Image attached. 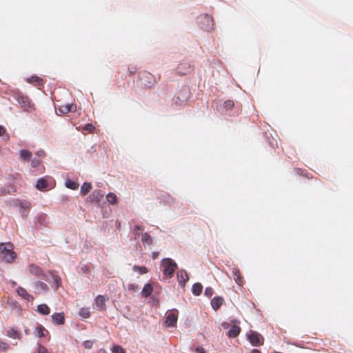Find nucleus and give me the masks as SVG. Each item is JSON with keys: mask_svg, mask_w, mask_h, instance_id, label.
Masks as SVG:
<instances>
[{"mask_svg": "<svg viewBox=\"0 0 353 353\" xmlns=\"http://www.w3.org/2000/svg\"><path fill=\"white\" fill-rule=\"evenodd\" d=\"M190 94L189 88L187 86L183 87L176 93L175 103L178 105H181L183 103L188 101L190 97Z\"/></svg>", "mask_w": 353, "mask_h": 353, "instance_id": "6", "label": "nucleus"}, {"mask_svg": "<svg viewBox=\"0 0 353 353\" xmlns=\"http://www.w3.org/2000/svg\"><path fill=\"white\" fill-rule=\"evenodd\" d=\"M79 315L83 318H88L90 315V312L88 308L82 307L80 309Z\"/></svg>", "mask_w": 353, "mask_h": 353, "instance_id": "33", "label": "nucleus"}, {"mask_svg": "<svg viewBox=\"0 0 353 353\" xmlns=\"http://www.w3.org/2000/svg\"><path fill=\"white\" fill-rule=\"evenodd\" d=\"M130 74H133L134 73V71H133V70H130Z\"/></svg>", "mask_w": 353, "mask_h": 353, "instance_id": "60", "label": "nucleus"}, {"mask_svg": "<svg viewBox=\"0 0 353 353\" xmlns=\"http://www.w3.org/2000/svg\"><path fill=\"white\" fill-rule=\"evenodd\" d=\"M48 274L50 280L49 283H52V287L54 290H57L61 283V278L54 271H50Z\"/></svg>", "mask_w": 353, "mask_h": 353, "instance_id": "11", "label": "nucleus"}, {"mask_svg": "<svg viewBox=\"0 0 353 353\" xmlns=\"http://www.w3.org/2000/svg\"><path fill=\"white\" fill-rule=\"evenodd\" d=\"M6 188L7 194H11L15 192V190L14 189V188L12 186H9Z\"/></svg>", "mask_w": 353, "mask_h": 353, "instance_id": "48", "label": "nucleus"}, {"mask_svg": "<svg viewBox=\"0 0 353 353\" xmlns=\"http://www.w3.org/2000/svg\"><path fill=\"white\" fill-rule=\"evenodd\" d=\"M94 129H95L94 126L90 123L86 124L83 128L84 130L88 131L90 133L93 132Z\"/></svg>", "mask_w": 353, "mask_h": 353, "instance_id": "42", "label": "nucleus"}, {"mask_svg": "<svg viewBox=\"0 0 353 353\" xmlns=\"http://www.w3.org/2000/svg\"><path fill=\"white\" fill-rule=\"evenodd\" d=\"M84 346L85 348H91L92 346V342L90 341H85L84 342Z\"/></svg>", "mask_w": 353, "mask_h": 353, "instance_id": "50", "label": "nucleus"}, {"mask_svg": "<svg viewBox=\"0 0 353 353\" xmlns=\"http://www.w3.org/2000/svg\"><path fill=\"white\" fill-rule=\"evenodd\" d=\"M89 267L88 265H81V270L83 272V273H88L89 272Z\"/></svg>", "mask_w": 353, "mask_h": 353, "instance_id": "45", "label": "nucleus"}, {"mask_svg": "<svg viewBox=\"0 0 353 353\" xmlns=\"http://www.w3.org/2000/svg\"><path fill=\"white\" fill-rule=\"evenodd\" d=\"M103 196L104 194L101 190H94L92 194H90L87 198V201L92 203L99 205Z\"/></svg>", "mask_w": 353, "mask_h": 353, "instance_id": "10", "label": "nucleus"}, {"mask_svg": "<svg viewBox=\"0 0 353 353\" xmlns=\"http://www.w3.org/2000/svg\"><path fill=\"white\" fill-rule=\"evenodd\" d=\"M177 279L180 286H184L186 282L188 281V275L186 271L182 270L177 272Z\"/></svg>", "mask_w": 353, "mask_h": 353, "instance_id": "15", "label": "nucleus"}, {"mask_svg": "<svg viewBox=\"0 0 353 353\" xmlns=\"http://www.w3.org/2000/svg\"><path fill=\"white\" fill-rule=\"evenodd\" d=\"M17 254L13 251V245L11 243H1L0 244V259L6 263H12Z\"/></svg>", "mask_w": 353, "mask_h": 353, "instance_id": "1", "label": "nucleus"}, {"mask_svg": "<svg viewBox=\"0 0 353 353\" xmlns=\"http://www.w3.org/2000/svg\"><path fill=\"white\" fill-rule=\"evenodd\" d=\"M163 274L167 278H171L177 268L176 263L171 258H164L162 260Z\"/></svg>", "mask_w": 353, "mask_h": 353, "instance_id": "2", "label": "nucleus"}, {"mask_svg": "<svg viewBox=\"0 0 353 353\" xmlns=\"http://www.w3.org/2000/svg\"><path fill=\"white\" fill-rule=\"evenodd\" d=\"M234 275H235V277H234V280L235 281L238 283V284H240V283L241 282V274H240V272H239V270L238 269H235L233 271Z\"/></svg>", "mask_w": 353, "mask_h": 353, "instance_id": "38", "label": "nucleus"}, {"mask_svg": "<svg viewBox=\"0 0 353 353\" xmlns=\"http://www.w3.org/2000/svg\"><path fill=\"white\" fill-rule=\"evenodd\" d=\"M133 271L138 272L139 274H144L148 272V268L145 266H139L134 265L132 268Z\"/></svg>", "mask_w": 353, "mask_h": 353, "instance_id": "31", "label": "nucleus"}, {"mask_svg": "<svg viewBox=\"0 0 353 353\" xmlns=\"http://www.w3.org/2000/svg\"><path fill=\"white\" fill-rule=\"evenodd\" d=\"M134 239H137L140 234L138 231H134Z\"/></svg>", "mask_w": 353, "mask_h": 353, "instance_id": "55", "label": "nucleus"}, {"mask_svg": "<svg viewBox=\"0 0 353 353\" xmlns=\"http://www.w3.org/2000/svg\"><path fill=\"white\" fill-rule=\"evenodd\" d=\"M36 154L38 157H42V156L45 155V152L43 150H39L36 152Z\"/></svg>", "mask_w": 353, "mask_h": 353, "instance_id": "54", "label": "nucleus"}, {"mask_svg": "<svg viewBox=\"0 0 353 353\" xmlns=\"http://www.w3.org/2000/svg\"><path fill=\"white\" fill-rule=\"evenodd\" d=\"M251 353H261V352L257 349H253Z\"/></svg>", "mask_w": 353, "mask_h": 353, "instance_id": "56", "label": "nucleus"}, {"mask_svg": "<svg viewBox=\"0 0 353 353\" xmlns=\"http://www.w3.org/2000/svg\"><path fill=\"white\" fill-rule=\"evenodd\" d=\"M95 304L99 310H104L105 308V297L102 295H98L95 299Z\"/></svg>", "mask_w": 353, "mask_h": 353, "instance_id": "20", "label": "nucleus"}, {"mask_svg": "<svg viewBox=\"0 0 353 353\" xmlns=\"http://www.w3.org/2000/svg\"><path fill=\"white\" fill-rule=\"evenodd\" d=\"M143 228L139 225H136L134 228V231H143Z\"/></svg>", "mask_w": 353, "mask_h": 353, "instance_id": "52", "label": "nucleus"}, {"mask_svg": "<svg viewBox=\"0 0 353 353\" xmlns=\"http://www.w3.org/2000/svg\"><path fill=\"white\" fill-rule=\"evenodd\" d=\"M300 171H301V170H300V169H299V170H297V174H299V172H300Z\"/></svg>", "mask_w": 353, "mask_h": 353, "instance_id": "62", "label": "nucleus"}, {"mask_svg": "<svg viewBox=\"0 0 353 353\" xmlns=\"http://www.w3.org/2000/svg\"><path fill=\"white\" fill-rule=\"evenodd\" d=\"M14 99L17 100L20 106L26 112H32L34 110V103L28 97L20 92L14 94Z\"/></svg>", "mask_w": 353, "mask_h": 353, "instance_id": "3", "label": "nucleus"}, {"mask_svg": "<svg viewBox=\"0 0 353 353\" xmlns=\"http://www.w3.org/2000/svg\"><path fill=\"white\" fill-rule=\"evenodd\" d=\"M196 353H206L205 350L201 347H198L196 348Z\"/></svg>", "mask_w": 353, "mask_h": 353, "instance_id": "53", "label": "nucleus"}, {"mask_svg": "<svg viewBox=\"0 0 353 353\" xmlns=\"http://www.w3.org/2000/svg\"><path fill=\"white\" fill-rule=\"evenodd\" d=\"M153 255H154V256H157V255H158V253H155V252H154V253L153 254Z\"/></svg>", "mask_w": 353, "mask_h": 353, "instance_id": "61", "label": "nucleus"}, {"mask_svg": "<svg viewBox=\"0 0 353 353\" xmlns=\"http://www.w3.org/2000/svg\"><path fill=\"white\" fill-rule=\"evenodd\" d=\"M112 353H125L124 350L119 345H114L112 349Z\"/></svg>", "mask_w": 353, "mask_h": 353, "instance_id": "40", "label": "nucleus"}, {"mask_svg": "<svg viewBox=\"0 0 353 353\" xmlns=\"http://www.w3.org/2000/svg\"><path fill=\"white\" fill-rule=\"evenodd\" d=\"M31 208V203L26 200H23L21 205L19 206V213L22 218H26L29 213Z\"/></svg>", "mask_w": 353, "mask_h": 353, "instance_id": "12", "label": "nucleus"}, {"mask_svg": "<svg viewBox=\"0 0 353 353\" xmlns=\"http://www.w3.org/2000/svg\"><path fill=\"white\" fill-rule=\"evenodd\" d=\"M97 353H106L104 349H100Z\"/></svg>", "mask_w": 353, "mask_h": 353, "instance_id": "58", "label": "nucleus"}, {"mask_svg": "<svg viewBox=\"0 0 353 353\" xmlns=\"http://www.w3.org/2000/svg\"><path fill=\"white\" fill-rule=\"evenodd\" d=\"M6 335L8 337L12 338V339H20V338H21V334L19 332V331L13 327H10V328L8 329V330L6 331Z\"/></svg>", "mask_w": 353, "mask_h": 353, "instance_id": "23", "label": "nucleus"}, {"mask_svg": "<svg viewBox=\"0 0 353 353\" xmlns=\"http://www.w3.org/2000/svg\"><path fill=\"white\" fill-rule=\"evenodd\" d=\"M198 25L205 31H210L213 28L214 22L211 16L208 14H201L197 17Z\"/></svg>", "mask_w": 353, "mask_h": 353, "instance_id": "4", "label": "nucleus"}, {"mask_svg": "<svg viewBox=\"0 0 353 353\" xmlns=\"http://www.w3.org/2000/svg\"><path fill=\"white\" fill-rule=\"evenodd\" d=\"M247 337L253 346H259L263 343V336L256 332L250 331L247 334Z\"/></svg>", "mask_w": 353, "mask_h": 353, "instance_id": "7", "label": "nucleus"}, {"mask_svg": "<svg viewBox=\"0 0 353 353\" xmlns=\"http://www.w3.org/2000/svg\"><path fill=\"white\" fill-rule=\"evenodd\" d=\"M8 347V345L6 343L0 341V350H6Z\"/></svg>", "mask_w": 353, "mask_h": 353, "instance_id": "46", "label": "nucleus"}, {"mask_svg": "<svg viewBox=\"0 0 353 353\" xmlns=\"http://www.w3.org/2000/svg\"><path fill=\"white\" fill-rule=\"evenodd\" d=\"M76 109L77 106L75 104H65L59 108V112L60 114H66L68 112H74L76 111Z\"/></svg>", "mask_w": 353, "mask_h": 353, "instance_id": "14", "label": "nucleus"}, {"mask_svg": "<svg viewBox=\"0 0 353 353\" xmlns=\"http://www.w3.org/2000/svg\"><path fill=\"white\" fill-rule=\"evenodd\" d=\"M7 194L6 188H0V196H4Z\"/></svg>", "mask_w": 353, "mask_h": 353, "instance_id": "51", "label": "nucleus"}, {"mask_svg": "<svg viewBox=\"0 0 353 353\" xmlns=\"http://www.w3.org/2000/svg\"><path fill=\"white\" fill-rule=\"evenodd\" d=\"M214 293V290L211 287H207L205 290L204 294L208 297L210 298Z\"/></svg>", "mask_w": 353, "mask_h": 353, "instance_id": "41", "label": "nucleus"}, {"mask_svg": "<svg viewBox=\"0 0 353 353\" xmlns=\"http://www.w3.org/2000/svg\"><path fill=\"white\" fill-rule=\"evenodd\" d=\"M106 199L110 204H114L117 202V196L113 193H109L106 195Z\"/></svg>", "mask_w": 353, "mask_h": 353, "instance_id": "34", "label": "nucleus"}, {"mask_svg": "<svg viewBox=\"0 0 353 353\" xmlns=\"http://www.w3.org/2000/svg\"><path fill=\"white\" fill-rule=\"evenodd\" d=\"M32 153L28 150L23 149L19 151V157L25 161H30L32 158Z\"/></svg>", "mask_w": 353, "mask_h": 353, "instance_id": "22", "label": "nucleus"}, {"mask_svg": "<svg viewBox=\"0 0 353 353\" xmlns=\"http://www.w3.org/2000/svg\"><path fill=\"white\" fill-rule=\"evenodd\" d=\"M223 299L221 296H215L211 301V305L214 310H217L221 306Z\"/></svg>", "mask_w": 353, "mask_h": 353, "instance_id": "21", "label": "nucleus"}, {"mask_svg": "<svg viewBox=\"0 0 353 353\" xmlns=\"http://www.w3.org/2000/svg\"><path fill=\"white\" fill-rule=\"evenodd\" d=\"M234 102L231 100L225 101L223 103V108L226 110H231L234 107Z\"/></svg>", "mask_w": 353, "mask_h": 353, "instance_id": "37", "label": "nucleus"}, {"mask_svg": "<svg viewBox=\"0 0 353 353\" xmlns=\"http://www.w3.org/2000/svg\"><path fill=\"white\" fill-rule=\"evenodd\" d=\"M36 188L41 191L48 190L49 183L48 180L43 177L39 179L36 183Z\"/></svg>", "mask_w": 353, "mask_h": 353, "instance_id": "16", "label": "nucleus"}, {"mask_svg": "<svg viewBox=\"0 0 353 353\" xmlns=\"http://www.w3.org/2000/svg\"><path fill=\"white\" fill-rule=\"evenodd\" d=\"M141 241L144 245H151L153 243L152 237L148 232L142 234Z\"/></svg>", "mask_w": 353, "mask_h": 353, "instance_id": "25", "label": "nucleus"}, {"mask_svg": "<svg viewBox=\"0 0 353 353\" xmlns=\"http://www.w3.org/2000/svg\"><path fill=\"white\" fill-rule=\"evenodd\" d=\"M41 161L38 158H34L31 161V165L32 168H37L39 165Z\"/></svg>", "mask_w": 353, "mask_h": 353, "instance_id": "44", "label": "nucleus"}, {"mask_svg": "<svg viewBox=\"0 0 353 353\" xmlns=\"http://www.w3.org/2000/svg\"><path fill=\"white\" fill-rule=\"evenodd\" d=\"M300 174H301V175H304V176H305L306 177H308L306 174H303V171H301Z\"/></svg>", "mask_w": 353, "mask_h": 353, "instance_id": "59", "label": "nucleus"}, {"mask_svg": "<svg viewBox=\"0 0 353 353\" xmlns=\"http://www.w3.org/2000/svg\"><path fill=\"white\" fill-rule=\"evenodd\" d=\"M28 270L31 274L47 282H50L48 274L44 272L39 266L34 264H30L28 267Z\"/></svg>", "mask_w": 353, "mask_h": 353, "instance_id": "5", "label": "nucleus"}, {"mask_svg": "<svg viewBox=\"0 0 353 353\" xmlns=\"http://www.w3.org/2000/svg\"><path fill=\"white\" fill-rule=\"evenodd\" d=\"M52 321L57 325H63L64 323V314L63 312L54 313L51 316Z\"/></svg>", "mask_w": 353, "mask_h": 353, "instance_id": "17", "label": "nucleus"}, {"mask_svg": "<svg viewBox=\"0 0 353 353\" xmlns=\"http://www.w3.org/2000/svg\"><path fill=\"white\" fill-rule=\"evenodd\" d=\"M17 293L19 296H20L23 299L28 301H32L34 300L33 296L28 294L26 290L21 286L17 288Z\"/></svg>", "mask_w": 353, "mask_h": 353, "instance_id": "13", "label": "nucleus"}, {"mask_svg": "<svg viewBox=\"0 0 353 353\" xmlns=\"http://www.w3.org/2000/svg\"><path fill=\"white\" fill-rule=\"evenodd\" d=\"M152 292V287L150 284H145L142 290L143 296L148 297Z\"/></svg>", "mask_w": 353, "mask_h": 353, "instance_id": "30", "label": "nucleus"}, {"mask_svg": "<svg viewBox=\"0 0 353 353\" xmlns=\"http://www.w3.org/2000/svg\"><path fill=\"white\" fill-rule=\"evenodd\" d=\"M203 286L200 283H196L192 285V292L195 296H199L201 294Z\"/></svg>", "mask_w": 353, "mask_h": 353, "instance_id": "27", "label": "nucleus"}, {"mask_svg": "<svg viewBox=\"0 0 353 353\" xmlns=\"http://www.w3.org/2000/svg\"><path fill=\"white\" fill-rule=\"evenodd\" d=\"M38 353H48V350L46 347H45L43 345H42L41 343H38Z\"/></svg>", "mask_w": 353, "mask_h": 353, "instance_id": "43", "label": "nucleus"}, {"mask_svg": "<svg viewBox=\"0 0 353 353\" xmlns=\"http://www.w3.org/2000/svg\"><path fill=\"white\" fill-rule=\"evenodd\" d=\"M10 282L12 287H14L17 285V283L14 281H10Z\"/></svg>", "mask_w": 353, "mask_h": 353, "instance_id": "57", "label": "nucleus"}, {"mask_svg": "<svg viewBox=\"0 0 353 353\" xmlns=\"http://www.w3.org/2000/svg\"><path fill=\"white\" fill-rule=\"evenodd\" d=\"M138 289V285L136 284H130L128 285V290L135 291Z\"/></svg>", "mask_w": 353, "mask_h": 353, "instance_id": "49", "label": "nucleus"}, {"mask_svg": "<svg viewBox=\"0 0 353 353\" xmlns=\"http://www.w3.org/2000/svg\"><path fill=\"white\" fill-rule=\"evenodd\" d=\"M37 312L42 315H48L50 314V310L46 304L42 303L37 306Z\"/></svg>", "mask_w": 353, "mask_h": 353, "instance_id": "24", "label": "nucleus"}, {"mask_svg": "<svg viewBox=\"0 0 353 353\" xmlns=\"http://www.w3.org/2000/svg\"><path fill=\"white\" fill-rule=\"evenodd\" d=\"M36 330L37 331L38 336L40 338L44 337L46 334H48V331L42 325H38Z\"/></svg>", "mask_w": 353, "mask_h": 353, "instance_id": "29", "label": "nucleus"}, {"mask_svg": "<svg viewBox=\"0 0 353 353\" xmlns=\"http://www.w3.org/2000/svg\"><path fill=\"white\" fill-rule=\"evenodd\" d=\"M65 184L68 188L71 190H77L79 188V183L72 180H66Z\"/></svg>", "mask_w": 353, "mask_h": 353, "instance_id": "32", "label": "nucleus"}, {"mask_svg": "<svg viewBox=\"0 0 353 353\" xmlns=\"http://www.w3.org/2000/svg\"><path fill=\"white\" fill-rule=\"evenodd\" d=\"M176 70L181 74H187L191 71L190 64L188 63H181L178 65Z\"/></svg>", "mask_w": 353, "mask_h": 353, "instance_id": "18", "label": "nucleus"}, {"mask_svg": "<svg viewBox=\"0 0 353 353\" xmlns=\"http://www.w3.org/2000/svg\"><path fill=\"white\" fill-rule=\"evenodd\" d=\"M91 189H92L91 183L85 182L81 186L80 193H81V194L85 196L90 191Z\"/></svg>", "mask_w": 353, "mask_h": 353, "instance_id": "26", "label": "nucleus"}, {"mask_svg": "<svg viewBox=\"0 0 353 353\" xmlns=\"http://www.w3.org/2000/svg\"><path fill=\"white\" fill-rule=\"evenodd\" d=\"M178 311L173 310L168 313L165 319V323L168 327H174L177 322Z\"/></svg>", "mask_w": 353, "mask_h": 353, "instance_id": "9", "label": "nucleus"}, {"mask_svg": "<svg viewBox=\"0 0 353 353\" xmlns=\"http://www.w3.org/2000/svg\"><path fill=\"white\" fill-rule=\"evenodd\" d=\"M231 326H232V325H230V323H229V322H225H225H223V323H221V327H222L223 329H225V330L230 328V327H231Z\"/></svg>", "mask_w": 353, "mask_h": 353, "instance_id": "47", "label": "nucleus"}, {"mask_svg": "<svg viewBox=\"0 0 353 353\" xmlns=\"http://www.w3.org/2000/svg\"><path fill=\"white\" fill-rule=\"evenodd\" d=\"M0 137H3V140H8L10 139L8 134L6 133V128L1 125H0Z\"/></svg>", "mask_w": 353, "mask_h": 353, "instance_id": "35", "label": "nucleus"}, {"mask_svg": "<svg viewBox=\"0 0 353 353\" xmlns=\"http://www.w3.org/2000/svg\"><path fill=\"white\" fill-rule=\"evenodd\" d=\"M23 200L19 199H13L10 201V204L13 206L19 207L23 203Z\"/></svg>", "mask_w": 353, "mask_h": 353, "instance_id": "39", "label": "nucleus"}, {"mask_svg": "<svg viewBox=\"0 0 353 353\" xmlns=\"http://www.w3.org/2000/svg\"><path fill=\"white\" fill-rule=\"evenodd\" d=\"M241 332V327L233 324L229 329L227 335L230 338H236Z\"/></svg>", "mask_w": 353, "mask_h": 353, "instance_id": "19", "label": "nucleus"}, {"mask_svg": "<svg viewBox=\"0 0 353 353\" xmlns=\"http://www.w3.org/2000/svg\"><path fill=\"white\" fill-rule=\"evenodd\" d=\"M26 81L28 83H35L38 85H43L44 83L43 79L37 76H32L31 77L28 78Z\"/></svg>", "mask_w": 353, "mask_h": 353, "instance_id": "28", "label": "nucleus"}, {"mask_svg": "<svg viewBox=\"0 0 353 353\" xmlns=\"http://www.w3.org/2000/svg\"><path fill=\"white\" fill-rule=\"evenodd\" d=\"M32 286L35 290L34 293L37 294H44L49 290L48 285L41 281H37L33 284Z\"/></svg>", "mask_w": 353, "mask_h": 353, "instance_id": "8", "label": "nucleus"}, {"mask_svg": "<svg viewBox=\"0 0 353 353\" xmlns=\"http://www.w3.org/2000/svg\"><path fill=\"white\" fill-rule=\"evenodd\" d=\"M37 221L40 225H43L46 223V215L44 214H39L37 216Z\"/></svg>", "mask_w": 353, "mask_h": 353, "instance_id": "36", "label": "nucleus"}]
</instances>
